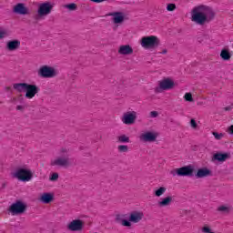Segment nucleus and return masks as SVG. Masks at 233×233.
Returning a JSON list of instances; mask_svg holds the SVG:
<instances>
[{"mask_svg": "<svg viewBox=\"0 0 233 233\" xmlns=\"http://www.w3.org/2000/svg\"><path fill=\"white\" fill-rule=\"evenodd\" d=\"M59 179V174L58 173H53L49 177V181H57Z\"/></svg>", "mask_w": 233, "mask_h": 233, "instance_id": "7c9ffc66", "label": "nucleus"}, {"mask_svg": "<svg viewBox=\"0 0 233 233\" xmlns=\"http://www.w3.org/2000/svg\"><path fill=\"white\" fill-rule=\"evenodd\" d=\"M53 10L54 3L52 2L46 1L44 3L38 4L36 10L38 19H43L44 17H46V15H50Z\"/></svg>", "mask_w": 233, "mask_h": 233, "instance_id": "0eeeda50", "label": "nucleus"}, {"mask_svg": "<svg viewBox=\"0 0 233 233\" xmlns=\"http://www.w3.org/2000/svg\"><path fill=\"white\" fill-rule=\"evenodd\" d=\"M117 54L118 56L127 57V56H132L134 54V48L128 44L120 45L117 48Z\"/></svg>", "mask_w": 233, "mask_h": 233, "instance_id": "f3484780", "label": "nucleus"}, {"mask_svg": "<svg viewBox=\"0 0 233 233\" xmlns=\"http://www.w3.org/2000/svg\"><path fill=\"white\" fill-rule=\"evenodd\" d=\"M228 133L229 134V136H233V125H231V126L228 128Z\"/></svg>", "mask_w": 233, "mask_h": 233, "instance_id": "e433bc0d", "label": "nucleus"}, {"mask_svg": "<svg viewBox=\"0 0 233 233\" xmlns=\"http://www.w3.org/2000/svg\"><path fill=\"white\" fill-rule=\"evenodd\" d=\"M190 126L192 128H198V123L196 122L195 119L190 120Z\"/></svg>", "mask_w": 233, "mask_h": 233, "instance_id": "72a5a7b5", "label": "nucleus"}, {"mask_svg": "<svg viewBox=\"0 0 233 233\" xmlns=\"http://www.w3.org/2000/svg\"><path fill=\"white\" fill-rule=\"evenodd\" d=\"M216 19V11L208 5H196L191 10V21L196 25L203 26V25H208Z\"/></svg>", "mask_w": 233, "mask_h": 233, "instance_id": "f257e3e1", "label": "nucleus"}, {"mask_svg": "<svg viewBox=\"0 0 233 233\" xmlns=\"http://www.w3.org/2000/svg\"><path fill=\"white\" fill-rule=\"evenodd\" d=\"M25 106L24 105H18L16 106V110L23 112L25 110Z\"/></svg>", "mask_w": 233, "mask_h": 233, "instance_id": "c9c22d12", "label": "nucleus"}, {"mask_svg": "<svg viewBox=\"0 0 233 233\" xmlns=\"http://www.w3.org/2000/svg\"><path fill=\"white\" fill-rule=\"evenodd\" d=\"M5 37H8V31L0 28V40L5 39Z\"/></svg>", "mask_w": 233, "mask_h": 233, "instance_id": "c756f323", "label": "nucleus"}, {"mask_svg": "<svg viewBox=\"0 0 233 233\" xmlns=\"http://www.w3.org/2000/svg\"><path fill=\"white\" fill-rule=\"evenodd\" d=\"M145 218V213L141 210H134L129 213L128 220L122 219L120 225L122 227H127V228H132V223H141Z\"/></svg>", "mask_w": 233, "mask_h": 233, "instance_id": "20e7f679", "label": "nucleus"}, {"mask_svg": "<svg viewBox=\"0 0 233 233\" xmlns=\"http://www.w3.org/2000/svg\"><path fill=\"white\" fill-rule=\"evenodd\" d=\"M117 150L120 153H127L128 152V146L127 145H120L117 147Z\"/></svg>", "mask_w": 233, "mask_h": 233, "instance_id": "cd10ccee", "label": "nucleus"}, {"mask_svg": "<svg viewBox=\"0 0 233 233\" xmlns=\"http://www.w3.org/2000/svg\"><path fill=\"white\" fill-rule=\"evenodd\" d=\"M13 177L18 179V181H23L24 183H26L28 181H32V177H34V173H32V170L27 167H20L15 170V172L13 174Z\"/></svg>", "mask_w": 233, "mask_h": 233, "instance_id": "6e6552de", "label": "nucleus"}, {"mask_svg": "<svg viewBox=\"0 0 233 233\" xmlns=\"http://www.w3.org/2000/svg\"><path fill=\"white\" fill-rule=\"evenodd\" d=\"M119 143H130V137L127 135H121L117 137Z\"/></svg>", "mask_w": 233, "mask_h": 233, "instance_id": "a878e982", "label": "nucleus"}, {"mask_svg": "<svg viewBox=\"0 0 233 233\" xmlns=\"http://www.w3.org/2000/svg\"><path fill=\"white\" fill-rule=\"evenodd\" d=\"M167 53H168V50H167V49H163L162 52H160V54H162V55H166Z\"/></svg>", "mask_w": 233, "mask_h": 233, "instance_id": "58836bf2", "label": "nucleus"}, {"mask_svg": "<svg viewBox=\"0 0 233 233\" xmlns=\"http://www.w3.org/2000/svg\"><path fill=\"white\" fill-rule=\"evenodd\" d=\"M50 167H58L68 168L70 167V158L68 157V149L62 147L59 150V157L52 158L49 163Z\"/></svg>", "mask_w": 233, "mask_h": 233, "instance_id": "7ed1b4c3", "label": "nucleus"}, {"mask_svg": "<svg viewBox=\"0 0 233 233\" xmlns=\"http://www.w3.org/2000/svg\"><path fill=\"white\" fill-rule=\"evenodd\" d=\"M25 210L26 204L21 200H17L16 202L13 203L9 208V211L11 212L12 216H18V214H23Z\"/></svg>", "mask_w": 233, "mask_h": 233, "instance_id": "f8f14e48", "label": "nucleus"}, {"mask_svg": "<svg viewBox=\"0 0 233 233\" xmlns=\"http://www.w3.org/2000/svg\"><path fill=\"white\" fill-rule=\"evenodd\" d=\"M217 210L222 214H228V212L231 210V208L228 205H221L217 208Z\"/></svg>", "mask_w": 233, "mask_h": 233, "instance_id": "393cba45", "label": "nucleus"}, {"mask_svg": "<svg viewBox=\"0 0 233 233\" xmlns=\"http://www.w3.org/2000/svg\"><path fill=\"white\" fill-rule=\"evenodd\" d=\"M136 119H137V112L136 111H127L121 117V121L124 125H134Z\"/></svg>", "mask_w": 233, "mask_h": 233, "instance_id": "4468645a", "label": "nucleus"}, {"mask_svg": "<svg viewBox=\"0 0 233 233\" xmlns=\"http://www.w3.org/2000/svg\"><path fill=\"white\" fill-rule=\"evenodd\" d=\"M184 99L188 103H194V97H192V93H186L184 95Z\"/></svg>", "mask_w": 233, "mask_h": 233, "instance_id": "bb28decb", "label": "nucleus"}, {"mask_svg": "<svg viewBox=\"0 0 233 233\" xmlns=\"http://www.w3.org/2000/svg\"><path fill=\"white\" fill-rule=\"evenodd\" d=\"M226 110H228H228H230V109H226Z\"/></svg>", "mask_w": 233, "mask_h": 233, "instance_id": "ea45409f", "label": "nucleus"}, {"mask_svg": "<svg viewBox=\"0 0 233 233\" xmlns=\"http://www.w3.org/2000/svg\"><path fill=\"white\" fill-rule=\"evenodd\" d=\"M195 176L198 179H201L203 177H208V176H212V171L208 169V167H201L198 169Z\"/></svg>", "mask_w": 233, "mask_h": 233, "instance_id": "4be33fe9", "label": "nucleus"}, {"mask_svg": "<svg viewBox=\"0 0 233 233\" xmlns=\"http://www.w3.org/2000/svg\"><path fill=\"white\" fill-rule=\"evenodd\" d=\"M166 8L167 12H174L176 10V4H167Z\"/></svg>", "mask_w": 233, "mask_h": 233, "instance_id": "473e14b6", "label": "nucleus"}, {"mask_svg": "<svg viewBox=\"0 0 233 233\" xmlns=\"http://www.w3.org/2000/svg\"><path fill=\"white\" fill-rule=\"evenodd\" d=\"M222 61H230L232 55L228 49H222L220 52Z\"/></svg>", "mask_w": 233, "mask_h": 233, "instance_id": "5701e85b", "label": "nucleus"}, {"mask_svg": "<svg viewBox=\"0 0 233 233\" xmlns=\"http://www.w3.org/2000/svg\"><path fill=\"white\" fill-rule=\"evenodd\" d=\"M172 176H179L180 177H192L194 176V166L187 165L175 169L171 172Z\"/></svg>", "mask_w": 233, "mask_h": 233, "instance_id": "1a4fd4ad", "label": "nucleus"}, {"mask_svg": "<svg viewBox=\"0 0 233 233\" xmlns=\"http://www.w3.org/2000/svg\"><path fill=\"white\" fill-rule=\"evenodd\" d=\"M140 45L145 50H153L161 45V40L157 35L143 36Z\"/></svg>", "mask_w": 233, "mask_h": 233, "instance_id": "423d86ee", "label": "nucleus"}, {"mask_svg": "<svg viewBox=\"0 0 233 233\" xmlns=\"http://www.w3.org/2000/svg\"><path fill=\"white\" fill-rule=\"evenodd\" d=\"M174 203V198L172 196H167L165 198H160L157 201V208H165V207H170Z\"/></svg>", "mask_w": 233, "mask_h": 233, "instance_id": "aec40b11", "label": "nucleus"}, {"mask_svg": "<svg viewBox=\"0 0 233 233\" xmlns=\"http://www.w3.org/2000/svg\"><path fill=\"white\" fill-rule=\"evenodd\" d=\"M176 88V82L172 77H164L157 82V86L155 87L156 94H161L167 90H174Z\"/></svg>", "mask_w": 233, "mask_h": 233, "instance_id": "39448f33", "label": "nucleus"}, {"mask_svg": "<svg viewBox=\"0 0 233 233\" xmlns=\"http://www.w3.org/2000/svg\"><path fill=\"white\" fill-rule=\"evenodd\" d=\"M64 8H67V10H70V11L77 10V5L76 4L66 5H64Z\"/></svg>", "mask_w": 233, "mask_h": 233, "instance_id": "c85d7f7f", "label": "nucleus"}, {"mask_svg": "<svg viewBox=\"0 0 233 233\" xmlns=\"http://www.w3.org/2000/svg\"><path fill=\"white\" fill-rule=\"evenodd\" d=\"M231 155L230 152H218L213 155L212 161H218V163H225V161L230 159Z\"/></svg>", "mask_w": 233, "mask_h": 233, "instance_id": "6ab92c4d", "label": "nucleus"}, {"mask_svg": "<svg viewBox=\"0 0 233 233\" xmlns=\"http://www.w3.org/2000/svg\"><path fill=\"white\" fill-rule=\"evenodd\" d=\"M38 201H40V203H43L44 205H48L52 203V201H54V193H42L38 198Z\"/></svg>", "mask_w": 233, "mask_h": 233, "instance_id": "412c9836", "label": "nucleus"}, {"mask_svg": "<svg viewBox=\"0 0 233 233\" xmlns=\"http://www.w3.org/2000/svg\"><path fill=\"white\" fill-rule=\"evenodd\" d=\"M69 232H81L85 228V222L81 219H73L66 225Z\"/></svg>", "mask_w": 233, "mask_h": 233, "instance_id": "ddd939ff", "label": "nucleus"}, {"mask_svg": "<svg viewBox=\"0 0 233 233\" xmlns=\"http://www.w3.org/2000/svg\"><path fill=\"white\" fill-rule=\"evenodd\" d=\"M38 76L40 77H43L44 79H50V78L56 77V76H57V71L53 66H42L38 69Z\"/></svg>", "mask_w": 233, "mask_h": 233, "instance_id": "9d476101", "label": "nucleus"}, {"mask_svg": "<svg viewBox=\"0 0 233 233\" xmlns=\"http://www.w3.org/2000/svg\"><path fill=\"white\" fill-rule=\"evenodd\" d=\"M14 14L18 15H29L30 9L25 5V3H18L13 7Z\"/></svg>", "mask_w": 233, "mask_h": 233, "instance_id": "2eb2a0df", "label": "nucleus"}, {"mask_svg": "<svg viewBox=\"0 0 233 233\" xmlns=\"http://www.w3.org/2000/svg\"><path fill=\"white\" fill-rule=\"evenodd\" d=\"M13 88L19 93L25 92V99H34L39 94V86L28 83H15Z\"/></svg>", "mask_w": 233, "mask_h": 233, "instance_id": "f03ea898", "label": "nucleus"}, {"mask_svg": "<svg viewBox=\"0 0 233 233\" xmlns=\"http://www.w3.org/2000/svg\"><path fill=\"white\" fill-rule=\"evenodd\" d=\"M159 137V133L156 131H145L139 136L142 143H154Z\"/></svg>", "mask_w": 233, "mask_h": 233, "instance_id": "9b49d317", "label": "nucleus"}, {"mask_svg": "<svg viewBox=\"0 0 233 233\" xmlns=\"http://www.w3.org/2000/svg\"><path fill=\"white\" fill-rule=\"evenodd\" d=\"M21 48V40L12 39L5 43V50L7 52H17Z\"/></svg>", "mask_w": 233, "mask_h": 233, "instance_id": "dca6fc26", "label": "nucleus"}, {"mask_svg": "<svg viewBox=\"0 0 233 233\" xmlns=\"http://www.w3.org/2000/svg\"><path fill=\"white\" fill-rule=\"evenodd\" d=\"M150 117H157V116H159V114L157 113V111H151L149 113Z\"/></svg>", "mask_w": 233, "mask_h": 233, "instance_id": "f704fd0d", "label": "nucleus"}, {"mask_svg": "<svg viewBox=\"0 0 233 233\" xmlns=\"http://www.w3.org/2000/svg\"><path fill=\"white\" fill-rule=\"evenodd\" d=\"M167 192V187H160L154 190V196L156 198H161V196H164V194Z\"/></svg>", "mask_w": 233, "mask_h": 233, "instance_id": "b1692460", "label": "nucleus"}, {"mask_svg": "<svg viewBox=\"0 0 233 233\" xmlns=\"http://www.w3.org/2000/svg\"><path fill=\"white\" fill-rule=\"evenodd\" d=\"M92 3H104L105 0H90Z\"/></svg>", "mask_w": 233, "mask_h": 233, "instance_id": "4c0bfd02", "label": "nucleus"}, {"mask_svg": "<svg viewBox=\"0 0 233 233\" xmlns=\"http://www.w3.org/2000/svg\"><path fill=\"white\" fill-rule=\"evenodd\" d=\"M213 136L217 140L223 139V137H225V134L218 132H213Z\"/></svg>", "mask_w": 233, "mask_h": 233, "instance_id": "2f4dec72", "label": "nucleus"}, {"mask_svg": "<svg viewBox=\"0 0 233 233\" xmlns=\"http://www.w3.org/2000/svg\"><path fill=\"white\" fill-rule=\"evenodd\" d=\"M108 17H112L114 25H121L125 21V14L121 12H112L106 15Z\"/></svg>", "mask_w": 233, "mask_h": 233, "instance_id": "a211bd4d", "label": "nucleus"}]
</instances>
